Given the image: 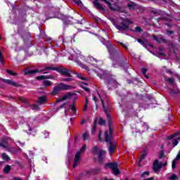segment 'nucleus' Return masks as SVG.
Segmentation results:
<instances>
[{
	"mask_svg": "<svg viewBox=\"0 0 180 180\" xmlns=\"http://www.w3.org/2000/svg\"><path fill=\"white\" fill-rule=\"evenodd\" d=\"M13 180H22V179H20V177H14Z\"/></svg>",
	"mask_w": 180,
	"mask_h": 180,
	"instance_id": "774afa93",
	"label": "nucleus"
},
{
	"mask_svg": "<svg viewBox=\"0 0 180 180\" xmlns=\"http://www.w3.org/2000/svg\"><path fill=\"white\" fill-rule=\"evenodd\" d=\"M167 82H169V84H174V82H175V80L174 79V78H171V77H169V78H168L167 79Z\"/></svg>",
	"mask_w": 180,
	"mask_h": 180,
	"instance_id": "49530a36",
	"label": "nucleus"
},
{
	"mask_svg": "<svg viewBox=\"0 0 180 180\" xmlns=\"http://www.w3.org/2000/svg\"><path fill=\"white\" fill-rule=\"evenodd\" d=\"M37 81H43V79H55L53 75H40L36 77Z\"/></svg>",
	"mask_w": 180,
	"mask_h": 180,
	"instance_id": "2eb2a0df",
	"label": "nucleus"
},
{
	"mask_svg": "<svg viewBox=\"0 0 180 180\" xmlns=\"http://www.w3.org/2000/svg\"><path fill=\"white\" fill-rule=\"evenodd\" d=\"M179 179V177L176 176V174H173L170 176H169V180H177Z\"/></svg>",
	"mask_w": 180,
	"mask_h": 180,
	"instance_id": "e433bc0d",
	"label": "nucleus"
},
{
	"mask_svg": "<svg viewBox=\"0 0 180 180\" xmlns=\"http://www.w3.org/2000/svg\"><path fill=\"white\" fill-rule=\"evenodd\" d=\"M81 158V154L79 152H77L76 154L75 155V159H74V162L72 167L74 168L77 167L78 165V162H79V160Z\"/></svg>",
	"mask_w": 180,
	"mask_h": 180,
	"instance_id": "dca6fc26",
	"label": "nucleus"
},
{
	"mask_svg": "<svg viewBox=\"0 0 180 180\" xmlns=\"http://www.w3.org/2000/svg\"><path fill=\"white\" fill-rule=\"evenodd\" d=\"M8 141L5 139H1L0 141V147L1 148H4V150H6L8 148Z\"/></svg>",
	"mask_w": 180,
	"mask_h": 180,
	"instance_id": "b1692460",
	"label": "nucleus"
},
{
	"mask_svg": "<svg viewBox=\"0 0 180 180\" xmlns=\"http://www.w3.org/2000/svg\"><path fill=\"white\" fill-rule=\"evenodd\" d=\"M74 88L75 87L71 85L65 84V83H59L58 85L53 87L51 94L56 96V95H58V92H60V91H71V89H74Z\"/></svg>",
	"mask_w": 180,
	"mask_h": 180,
	"instance_id": "423d86ee",
	"label": "nucleus"
},
{
	"mask_svg": "<svg viewBox=\"0 0 180 180\" xmlns=\"http://www.w3.org/2000/svg\"><path fill=\"white\" fill-rule=\"evenodd\" d=\"M105 155H106V151L103 150H101L97 153L98 164H102V162H103V157H105Z\"/></svg>",
	"mask_w": 180,
	"mask_h": 180,
	"instance_id": "f8f14e48",
	"label": "nucleus"
},
{
	"mask_svg": "<svg viewBox=\"0 0 180 180\" xmlns=\"http://www.w3.org/2000/svg\"><path fill=\"white\" fill-rule=\"evenodd\" d=\"M0 81H2L3 82H4V84H7L8 85H12V86H15L16 88L22 86V84H18L11 79L0 78Z\"/></svg>",
	"mask_w": 180,
	"mask_h": 180,
	"instance_id": "9b49d317",
	"label": "nucleus"
},
{
	"mask_svg": "<svg viewBox=\"0 0 180 180\" xmlns=\"http://www.w3.org/2000/svg\"><path fill=\"white\" fill-rule=\"evenodd\" d=\"M147 71H148V70H147V68H143L141 69V72H142V74H143V75H146V74H147Z\"/></svg>",
	"mask_w": 180,
	"mask_h": 180,
	"instance_id": "603ef678",
	"label": "nucleus"
},
{
	"mask_svg": "<svg viewBox=\"0 0 180 180\" xmlns=\"http://www.w3.org/2000/svg\"><path fill=\"white\" fill-rule=\"evenodd\" d=\"M104 167L105 168H110L112 169L114 175H119V174H120V170L118 169L119 165L116 162H108L105 164Z\"/></svg>",
	"mask_w": 180,
	"mask_h": 180,
	"instance_id": "0eeeda50",
	"label": "nucleus"
},
{
	"mask_svg": "<svg viewBox=\"0 0 180 180\" xmlns=\"http://www.w3.org/2000/svg\"><path fill=\"white\" fill-rule=\"evenodd\" d=\"M159 158H164V150H160Z\"/></svg>",
	"mask_w": 180,
	"mask_h": 180,
	"instance_id": "5fc2aeb1",
	"label": "nucleus"
},
{
	"mask_svg": "<svg viewBox=\"0 0 180 180\" xmlns=\"http://www.w3.org/2000/svg\"><path fill=\"white\" fill-rule=\"evenodd\" d=\"M127 6L129 9H131V8H134V4H128Z\"/></svg>",
	"mask_w": 180,
	"mask_h": 180,
	"instance_id": "bf43d9fd",
	"label": "nucleus"
},
{
	"mask_svg": "<svg viewBox=\"0 0 180 180\" xmlns=\"http://www.w3.org/2000/svg\"><path fill=\"white\" fill-rule=\"evenodd\" d=\"M94 5L95 8L98 9V11H102L103 12H105V8H103V6H102V5H101V4H99V1L98 0H94Z\"/></svg>",
	"mask_w": 180,
	"mask_h": 180,
	"instance_id": "a211bd4d",
	"label": "nucleus"
},
{
	"mask_svg": "<svg viewBox=\"0 0 180 180\" xmlns=\"http://www.w3.org/2000/svg\"><path fill=\"white\" fill-rule=\"evenodd\" d=\"M82 89H83L84 91H85L86 92H91V90H90L89 88H88V87L83 86Z\"/></svg>",
	"mask_w": 180,
	"mask_h": 180,
	"instance_id": "4d7b16f0",
	"label": "nucleus"
},
{
	"mask_svg": "<svg viewBox=\"0 0 180 180\" xmlns=\"http://www.w3.org/2000/svg\"><path fill=\"white\" fill-rule=\"evenodd\" d=\"M47 103V97L46 96H41L38 98V103L39 105H44V103Z\"/></svg>",
	"mask_w": 180,
	"mask_h": 180,
	"instance_id": "412c9836",
	"label": "nucleus"
},
{
	"mask_svg": "<svg viewBox=\"0 0 180 180\" xmlns=\"http://www.w3.org/2000/svg\"><path fill=\"white\" fill-rule=\"evenodd\" d=\"M180 132L177 131L172 135H170L169 136L167 137V140H172V139L176 137V136H179Z\"/></svg>",
	"mask_w": 180,
	"mask_h": 180,
	"instance_id": "7c9ffc66",
	"label": "nucleus"
},
{
	"mask_svg": "<svg viewBox=\"0 0 180 180\" xmlns=\"http://www.w3.org/2000/svg\"><path fill=\"white\" fill-rule=\"evenodd\" d=\"M97 76L100 79L105 81V84L108 88H115L117 86V81L116 80V76L111 75L110 71L105 70L102 73H98Z\"/></svg>",
	"mask_w": 180,
	"mask_h": 180,
	"instance_id": "f03ea898",
	"label": "nucleus"
},
{
	"mask_svg": "<svg viewBox=\"0 0 180 180\" xmlns=\"http://www.w3.org/2000/svg\"><path fill=\"white\" fill-rule=\"evenodd\" d=\"M108 51L109 53V58L112 61H117L119 58H123V54L120 53L119 48L110 44L107 46Z\"/></svg>",
	"mask_w": 180,
	"mask_h": 180,
	"instance_id": "20e7f679",
	"label": "nucleus"
},
{
	"mask_svg": "<svg viewBox=\"0 0 180 180\" xmlns=\"http://www.w3.org/2000/svg\"><path fill=\"white\" fill-rule=\"evenodd\" d=\"M6 71L7 74H8L9 75H13L14 77H16V75H18V73L11 70L7 69Z\"/></svg>",
	"mask_w": 180,
	"mask_h": 180,
	"instance_id": "58836bf2",
	"label": "nucleus"
},
{
	"mask_svg": "<svg viewBox=\"0 0 180 180\" xmlns=\"http://www.w3.org/2000/svg\"><path fill=\"white\" fill-rule=\"evenodd\" d=\"M69 78H63L61 79V81H63V82H72V81H74L72 79V75H71V77H68Z\"/></svg>",
	"mask_w": 180,
	"mask_h": 180,
	"instance_id": "2f4dec72",
	"label": "nucleus"
},
{
	"mask_svg": "<svg viewBox=\"0 0 180 180\" xmlns=\"http://www.w3.org/2000/svg\"><path fill=\"white\" fill-rule=\"evenodd\" d=\"M178 139H173L172 145L174 147L178 146Z\"/></svg>",
	"mask_w": 180,
	"mask_h": 180,
	"instance_id": "09e8293b",
	"label": "nucleus"
},
{
	"mask_svg": "<svg viewBox=\"0 0 180 180\" xmlns=\"http://www.w3.org/2000/svg\"><path fill=\"white\" fill-rule=\"evenodd\" d=\"M161 20H168V21H169L171 20L170 19H167V18H165V17H160L158 18H156V22L158 23H160V22H161Z\"/></svg>",
	"mask_w": 180,
	"mask_h": 180,
	"instance_id": "4c0bfd02",
	"label": "nucleus"
},
{
	"mask_svg": "<svg viewBox=\"0 0 180 180\" xmlns=\"http://www.w3.org/2000/svg\"><path fill=\"white\" fill-rule=\"evenodd\" d=\"M153 40H155L158 43H167V39H165L162 37H157V35H153Z\"/></svg>",
	"mask_w": 180,
	"mask_h": 180,
	"instance_id": "6ab92c4d",
	"label": "nucleus"
},
{
	"mask_svg": "<svg viewBox=\"0 0 180 180\" xmlns=\"http://www.w3.org/2000/svg\"><path fill=\"white\" fill-rule=\"evenodd\" d=\"M137 41H138V43L141 44V46H144L146 44V41H144V40H143L141 39H138Z\"/></svg>",
	"mask_w": 180,
	"mask_h": 180,
	"instance_id": "a18cd8bd",
	"label": "nucleus"
},
{
	"mask_svg": "<svg viewBox=\"0 0 180 180\" xmlns=\"http://www.w3.org/2000/svg\"><path fill=\"white\" fill-rule=\"evenodd\" d=\"M143 46L145 47V49H147L148 47H151L153 49V47H154V46L151 44H145Z\"/></svg>",
	"mask_w": 180,
	"mask_h": 180,
	"instance_id": "3c124183",
	"label": "nucleus"
},
{
	"mask_svg": "<svg viewBox=\"0 0 180 180\" xmlns=\"http://www.w3.org/2000/svg\"><path fill=\"white\" fill-rule=\"evenodd\" d=\"M102 2H105L106 5H108V8L113 11L114 12H119L120 13H126V10L124 8H122L120 6L113 7L112 6V3H110L108 0H101Z\"/></svg>",
	"mask_w": 180,
	"mask_h": 180,
	"instance_id": "6e6552de",
	"label": "nucleus"
},
{
	"mask_svg": "<svg viewBox=\"0 0 180 180\" xmlns=\"http://www.w3.org/2000/svg\"><path fill=\"white\" fill-rule=\"evenodd\" d=\"M98 150H99V147H98V146H94V147L92 148V153H93V154H98Z\"/></svg>",
	"mask_w": 180,
	"mask_h": 180,
	"instance_id": "ea45409f",
	"label": "nucleus"
},
{
	"mask_svg": "<svg viewBox=\"0 0 180 180\" xmlns=\"http://www.w3.org/2000/svg\"><path fill=\"white\" fill-rule=\"evenodd\" d=\"M11 169H12V167H11V165H7L4 167L3 171H4V174H7L11 172Z\"/></svg>",
	"mask_w": 180,
	"mask_h": 180,
	"instance_id": "a878e982",
	"label": "nucleus"
},
{
	"mask_svg": "<svg viewBox=\"0 0 180 180\" xmlns=\"http://www.w3.org/2000/svg\"><path fill=\"white\" fill-rule=\"evenodd\" d=\"M146 176H148V175H150V172L146 171V172H143L141 174V178H143V179L146 178Z\"/></svg>",
	"mask_w": 180,
	"mask_h": 180,
	"instance_id": "79ce46f5",
	"label": "nucleus"
},
{
	"mask_svg": "<svg viewBox=\"0 0 180 180\" xmlns=\"http://www.w3.org/2000/svg\"><path fill=\"white\" fill-rule=\"evenodd\" d=\"M56 71V72H59L61 75L63 77H71V70L67 69L66 68H64L63 66H58V67H54V66H46L44 69L40 70L41 72H43L44 71Z\"/></svg>",
	"mask_w": 180,
	"mask_h": 180,
	"instance_id": "39448f33",
	"label": "nucleus"
},
{
	"mask_svg": "<svg viewBox=\"0 0 180 180\" xmlns=\"http://www.w3.org/2000/svg\"><path fill=\"white\" fill-rule=\"evenodd\" d=\"M134 33H143V28L141 27H136L135 29L133 30Z\"/></svg>",
	"mask_w": 180,
	"mask_h": 180,
	"instance_id": "c85d7f7f",
	"label": "nucleus"
},
{
	"mask_svg": "<svg viewBox=\"0 0 180 180\" xmlns=\"http://www.w3.org/2000/svg\"><path fill=\"white\" fill-rule=\"evenodd\" d=\"M95 130H96V127H93L92 129H91L92 134H94V133H95Z\"/></svg>",
	"mask_w": 180,
	"mask_h": 180,
	"instance_id": "0e129e2a",
	"label": "nucleus"
},
{
	"mask_svg": "<svg viewBox=\"0 0 180 180\" xmlns=\"http://www.w3.org/2000/svg\"><path fill=\"white\" fill-rule=\"evenodd\" d=\"M146 157H147V150H143V153L141 155V158H139V162H141V161H143V160H144V158H146Z\"/></svg>",
	"mask_w": 180,
	"mask_h": 180,
	"instance_id": "c756f323",
	"label": "nucleus"
},
{
	"mask_svg": "<svg viewBox=\"0 0 180 180\" xmlns=\"http://www.w3.org/2000/svg\"><path fill=\"white\" fill-rule=\"evenodd\" d=\"M23 72L25 75H33V74H37V72H41L39 69H35V70H29V69H25L23 70Z\"/></svg>",
	"mask_w": 180,
	"mask_h": 180,
	"instance_id": "4468645a",
	"label": "nucleus"
},
{
	"mask_svg": "<svg viewBox=\"0 0 180 180\" xmlns=\"http://www.w3.org/2000/svg\"><path fill=\"white\" fill-rule=\"evenodd\" d=\"M69 108L72 110V112H74V113L77 112V108H75V102H73V104L70 105Z\"/></svg>",
	"mask_w": 180,
	"mask_h": 180,
	"instance_id": "a19ab883",
	"label": "nucleus"
},
{
	"mask_svg": "<svg viewBox=\"0 0 180 180\" xmlns=\"http://www.w3.org/2000/svg\"><path fill=\"white\" fill-rule=\"evenodd\" d=\"M122 61L119 65L113 63H112V67L114 68H117V67H121V68H123L125 71H127V69L129 68V63H127V60L124 59L123 57L122 58Z\"/></svg>",
	"mask_w": 180,
	"mask_h": 180,
	"instance_id": "1a4fd4ad",
	"label": "nucleus"
},
{
	"mask_svg": "<svg viewBox=\"0 0 180 180\" xmlns=\"http://www.w3.org/2000/svg\"><path fill=\"white\" fill-rule=\"evenodd\" d=\"M179 160H180V154H179V152L176 158H174L172 161V169H175V168H176V161H179Z\"/></svg>",
	"mask_w": 180,
	"mask_h": 180,
	"instance_id": "4be33fe9",
	"label": "nucleus"
},
{
	"mask_svg": "<svg viewBox=\"0 0 180 180\" xmlns=\"http://www.w3.org/2000/svg\"><path fill=\"white\" fill-rule=\"evenodd\" d=\"M117 43H118V44H120V46L124 47L125 49V50H127V46H126V44H123L122 42H120V41H118Z\"/></svg>",
	"mask_w": 180,
	"mask_h": 180,
	"instance_id": "864d4df0",
	"label": "nucleus"
},
{
	"mask_svg": "<svg viewBox=\"0 0 180 180\" xmlns=\"http://www.w3.org/2000/svg\"><path fill=\"white\" fill-rule=\"evenodd\" d=\"M18 100L20 101V102H22L23 103L27 105V106H29V105H30V103H29V101H27V98H26L25 97L20 96L18 98Z\"/></svg>",
	"mask_w": 180,
	"mask_h": 180,
	"instance_id": "393cba45",
	"label": "nucleus"
},
{
	"mask_svg": "<svg viewBox=\"0 0 180 180\" xmlns=\"http://www.w3.org/2000/svg\"><path fill=\"white\" fill-rule=\"evenodd\" d=\"M77 78H79V79H82V81H86V79H88L87 78L82 77L81 75H77Z\"/></svg>",
	"mask_w": 180,
	"mask_h": 180,
	"instance_id": "de8ad7c7",
	"label": "nucleus"
},
{
	"mask_svg": "<svg viewBox=\"0 0 180 180\" xmlns=\"http://www.w3.org/2000/svg\"><path fill=\"white\" fill-rule=\"evenodd\" d=\"M28 106H32V110H39V107L37 104H30Z\"/></svg>",
	"mask_w": 180,
	"mask_h": 180,
	"instance_id": "c9c22d12",
	"label": "nucleus"
},
{
	"mask_svg": "<svg viewBox=\"0 0 180 180\" xmlns=\"http://www.w3.org/2000/svg\"><path fill=\"white\" fill-rule=\"evenodd\" d=\"M86 109H88V105L84 104V110H86Z\"/></svg>",
	"mask_w": 180,
	"mask_h": 180,
	"instance_id": "338daca9",
	"label": "nucleus"
},
{
	"mask_svg": "<svg viewBox=\"0 0 180 180\" xmlns=\"http://www.w3.org/2000/svg\"><path fill=\"white\" fill-rule=\"evenodd\" d=\"M67 105H68V103H64L63 104H62L60 106L58 107V109H64V108H65V106H67Z\"/></svg>",
	"mask_w": 180,
	"mask_h": 180,
	"instance_id": "8fccbe9b",
	"label": "nucleus"
},
{
	"mask_svg": "<svg viewBox=\"0 0 180 180\" xmlns=\"http://www.w3.org/2000/svg\"><path fill=\"white\" fill-rule=\"evenodd\" d=\"M161 169V163L158 160H155L153 162V171L156 173Z\"/></svg>",
	"mask_w": 180,
	"mask_h": 180,
	"instance_id": "ddd939ff",
	"label": "nucleus"
},
{
	"mask_svg": "<svg viewBox=\"0 0 180 180\" xmlns=\"http://www.w3.org/2000/svg\"><path fill=\"white\" fill-rule=\"evenodd\" d=\"M82 36L81 32H77L73 35V37L71 38V43H75V41H79V37Z\"/></svg>",
	"mask_w": 180,
	"mask_h": 180,
	"instance_id": "f3484780",
	"label": "nucleus"
},
{
	"mask_svg": "<svg viewBox=\"0 0 180 180\" xmlns=\"http://www.w3.org/2000/svg\"><path fill=\"white\" fill-rule=\"evenodd\" d=\"M101 172V167H97L94 169H91V170L87 172V174H91V175H96V174H99Z\"/></svg>",
	"mask_w": 180,
	"mask_h": 180,
	"instance_id": "aec40b11",
	"label": "nucleus"
},
{
	"mask_svg": "<svg viewBox=\"0 0 180 180\" xmlns=\"http://www.w3.org/2000/svg\"><path fill=\"white\" fill-rule=\"evenodd\" d=\"M74 1H75V4H77V5H79V4H82V2H81V1H79V0H74Z\"/></svg>",
	"mask_w": 180,
	"mask_h": 180,
	"instance_id": "e2e57ef3",
	"label": "nucleus"
},
{
	"mask_svg": "<svg viewBox=\"0 0 180 180\" xmlns=\"http://www.w3.org/2000/svg\"><path fill=\"white\" fill-rule=\"evenodd\" d=\"M150 12L153 14V15H164V11H162V10H158L157 8H152V9L150 10Z\"/></svg>",
	"mask_w": 180,
	"mask_h": 180,
	"instance_id": "5701e85b",
	"label": "nucleus"
},
{
	"mask_svg": "<svg viewBox=\"0 0 180 180\" xmlns=\"http://www.w3.org/2000/svg\"><path fill=\"white\" fill-rule=\"evenodd\" d=\"M0 63L3 65H5V56L2 54V52L0 51Z\"/></svg>",
	"mask_w": 180,
	"mask_h": 180,
	"instance_id": "cd10ccee",
	"label": "nucleus"
},
{
	"mask_svg": "<svg viewBox=\"0 0 180 180\" xmlns=\"http://www.w3.org/2000/svg\"><path fill=\"white\" fill-rule=\"evenodd\" d=\"M42 84L46 88L51 86L53 85V82H51V81L50 80H44Z\"/></svg>",
	"mask_w": 180,
	"mask_h": 180,
	"instance_id": "bb28decb",
	"label": "nucleus"
},
{
	"mask_svg": "<svg viewBox=\"0 0 180 180\" xmlns=\"http://www.w3.org/2000/svg\"><path fill=\"white\" fill-rule=\"evenodd\" d=\"M167 162H160L161 168H162L163 167H167Z\"/></svg>",
	"mask_w": 180,
	"mask_h": 180,
	"instance_id": "680f3d73",
	"label": "nucleus"
},
{
	"mask_svg": "<svg viewBox=\"0 0 180 180\" xmlns=\"http://www.w3.org/2000/svg\"><path fill=\"white\" fill-rule=\"evenodd\" d=\"M86 150V145H84L79 150L77 151V153H79L80 155L85 153V150Z\"/></svg>",
	"mask_w": 180,
	"mask_h": 180,
	"instance_id": "72a5a7b5",
	"label": "nucleus"
},
{
	"mask_svg": "<svg viewBox=\"0 0 180 180\" xmlns=\"http://www.w3.org/2000/svg\"><path fill=\"white\" fill-rule=\"evenodd\" d=\"M101 101L108 123V130H106L104 132V141L109 144L108 150L110 151V154H113V153L116 151L117 143L116 142H113V128H112V118L110 117V114H109V106L108 108L105 106V101H103L101 98Z\"/></svg>",
	"mask_w": 180,
	"mask_h": 180,
	"instance_id": "f257e3e1",
	"label": "nucleus"
},
{
	"mask_svg": "<svg viewBox=\"0 0 180 180\" xmlns=\"http://www.w3.org/2000/svg\"><path fill=\"white\" fill-rule=\"evenodd\" d=\"M15 164H18V167H20V168H23V165H22L20 162L16 161Z\"/></svg>",
	"mask_w": 180,
	"mask_h": 180,
	"instance_id": "13d9d810",
	"label": "nucleus"
},
{
	"mask_svg": "<svg viewBox=\"0 0 180 180\" xmlns=\"http://www.w3.org/2000/svg\"><path fill=\"white\" fill-rule=\"evenodd\" d=\"M82 68H84L86 71H89V68H88V66L86 65H82Z\"/></svg>",
	"mask_w": 180,
	"mask_h": 180,
	"instance_id": "052dcab7",
	"label": "nucleus"
},
{
	"mask_svg": "<svg viewBox=\"0 0 180 180\" xmlns=\"http://www.w3.org/2000/svg\"><path fill=\"white\" fill-rule=\"evenodd\" d=\"M83 140L84 141H86V140H88L89 137V134H88V132H85L83 134Z\"/></svg>",
	"mask_w": 180,
	"mask_h": 180,
	"instance_id": "37998d69",
	"label": "nucleus"
},
{
	"mask_svg": "<svg viewBox=\"0 0 180 180\" xmlns=\"http://www.w3.org/2000/svg\"><path fill=\"white\" fill-rule=\"evenodd\" d=\"M98 124L99 126H105V124H106V120L102 119V117H101L98 120Z\"/></svg>",
	"mask_w": 180,
	"mask_h": 180,
	"instance_id": "f704fd0d",
	"label": "nucleus"
},
{
	"mask_svg": "<svg viewBox=\"0 0 180 180\" xmlns=\"http://www.w3.org/2000/svg\"><path fill=\"white\" fill-rule=\"evenodd\" d=\"M1 157L4 161H11V158L6 153H3Z\"/></svg>",
	"mask_w": 180,
	"mask_h": 180,
	"instance_id": "473e14b6",
	"label": "nucleus"
},
{
	"mask_svg": "<svg viewBox=\"0 0 180 180\" xmlns=\"http://www.w3.org/2000/svg\"><path fill=\"white\" fill-rule=\"evenodd\" d=\"M122 22L120 24H117L116 20L113 18H110V20L111 23L115 26L117 30L119 32H129L130 30V25H133V21L129 18H121Z\"/></svg>",
	"mask_w": 180,
	"mask_h": 180,
	"instance_id": "7ed1b4c3",
	"label": "nucleus"
},
{
	"mask_svg": "<svg viewBox=\"0 0 180 180\" xmlns=\"http://www.w3.org/2000/svg\"><path fill=\"white\" fill-rule=\"evenodd\" d=\"M97 124H98V121L96 120H95L94 122V126L93 127H96Z\"/></svg>",
	"mask_w": 180,
	"mask_h": 180,
	"instance_id": "69168bd1",
	"label": "nucleus"
},
{
	"mask_svg": "<svg viewBox=\"0 0 180 180\" xmlns=\"http://www.w3.org/2000/svg\"><path fill=\"white\" fill-rule=\"evenodd\" d=\"M75 95H77L76 93L69 91L66 94H65L63 97L56 100V103H60V102H63V101H67V99H71V97Z\"/></svg>",
	"mask_w": 180,
	"mask_h": 180,
	"instance_id": "9d476101",
	"label": "nucleus"
},
{
	"mask_svg": "<svg viewBox=\"0 0 180 180\" xmlns=\"http://www.w3.org/2000/svg\"><path fill=\"white\" fill-rule=\"evenodd\" d=\"M174 31L173 30H166V34H174Z\"/></svg>",
	"mask_w": 180,
	"mask_h": 180,
	"instance_id": "6e6d98bb",
	"label": "nucleus"
},
{
	"mask_svg": "<svg viewBox=\"0 0 180 180\" xmlns=\"http://www.w3.org/2000/svg\"><path fill=\"white\" fill-rule=\"evenodd\" d=\"M98 139L100 141V143H102V141H103V140L102 139V131H101L98 132Z\"/></svg>",
	"mask_w": 180,
	"mask_h": 180,
	"instance_id": "c03bdc74",
	"label": "nucleus"
}]
</instances>
